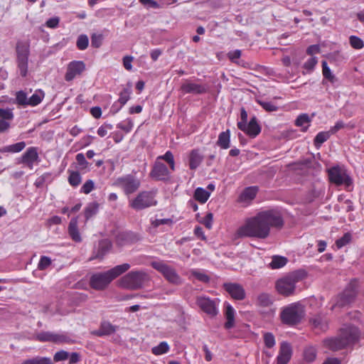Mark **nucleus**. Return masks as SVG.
<instances>
[{
    "mask_svg": "<svg viewBox=\"0 0 364 364\" xmlns=\"http://www.w3.org/2000/svg\"><path fill=\"white\" fill-rule=\"evenodd\" d=\"M156 203L157 201L155 199L154 192L142 191L129 202V205L133 209L139 210L156 205Z\"/></svg>",
    "mask_w": 364,
    "mask_h": 364,
    "instance_id": "nucleus-10",
    "label": "nucleus"
},
{
    "mask_svg": "<svg viewBox=\"0 0 364 364\" xmlns=\"http://www.w3.org/2000/svg\"><path fill=\"white\" fill-rule=\"evenodd\" d=\"M151 266L161 273L165 279L171 284L180 285L183 279L178 274L174 267L170 266L166 262L161 259L151 261Z\"/></svg>",
    "mask_w": 364,
    "mask_h": 364,
    "instance_id": "nucleus-6",
    "label": "nucleus"
},
{
    "mask_svg": "<svg viewBox=\"0 0 364 364\" xmlns=\"http://www.w3.org/2000/svg\"><path fill=\"white\" fill-rule=\"evenodd\" d=\"M113 129V126L110 124H104L102 126H100L97 129V134L101 136L104 137L107 134L108 130H111Z\"/></svg>",
    "mask_w": 364,
    "mask_h": 364,
    "instance_id": "nucleus-59",
    "label": "nucleus"
},
{
    "mask_svg": "<svg viewBox=\"0 0 364 364\" xmlns=\"http://www.w3.org/2000/svg\"><path fill=\"white\" fill-rule=\"evenodd\" d=\"M351 240V235L350 233H346L340 239L337 240L336 242V245L338 248H341L346 245H348Z\"/></svg>",
    "mask_w": 364,
    "mask_h": 364,
    "instance_id": "nucleus-52",
    "label": "nucleus"
},
{
    "mask_svg": "<svg viewBox=\"0 0 364 364\" xmlns=\"http://www.w3.org/2000/svg\"><path fill=\"white\" fill-rule=\"evenodd\" d=\"M161 159L165 160L170 166L172 171L175 170V162L173 154L170 151H167L165 154L158 157L157 161Z\"/></svg>",
    "mask_w": 364,
    "mask_h": 364,
    "instance_id": "nucleus-46",
    "label": "nucleus"
},
{
    "mask_svg": "<svg viewBox=\"0 0 364 364\" xmlns=\"http://www.w3.org/2000/svg\"><path fill=\"white\" fill-rule=\"evenodd\" d=\"M69 358V353L65 350L56 352L54 355L53 360L55 362L65 360Z\"/></svg>",
    "mask_w": 364,
    "mask_h": 364,
    "instance_id": "nucleus-60",
    "label": "nucleus"
},
{
    "mask_svg": "<svg viewBox=\"0 0 364 364\" xmlns=\"http://www.w3.org/2000/svg\"><path fill=\"white\" fill-rule=\"evenodd\" d=\"M59 21L58 17L50 18L46 21V25L48 28H55L58 26Z\"/></svg>",
    "mask_w": 364,
    "mask_h": 364,
    "instance_id": "nucleus-64",
    "label": "nucleus"
},
{
    "mask_svg": "<svg viewBox=\"0 0 364 364\" xmlns=\"http://www.w3.org/2000/svg\"><path fill=\"white\" fill-rule=\"evenodd\" d=\"M257 193L256 186H251L245 188L239 197V201L243 203H249L252 200Z\"/></svg>",
    "mask_w": 364,
    "mask_h": 364,
    "instance_id": "nucleus-25",
    "label": "nucleus"
},
{
    "mask_svg": "<svg viewBox=\"0 0 364 364\" xmlns=\"http://www.w3.org/2000/svg\"><path fill=\"white\" fill-rule=\"evenodd\" d=\"M53 181V175L50 173H44L41 176L36 178L34 185L37 188H41L44 185L51 183Z\"/></svg>",
    "mask_w": 364,
    "mask_h": 364,
    "instance_id": "nucleus-36",
    "label": "nucleus"
},
{
    "mask_svg": "<svg viewBox=\"0 0 364 364\" xmlns=\"http://www.w3.org/2000/svg\"><path fill=\"white\" fill-rule=\"evenodd\" d=\"M39 160L38 149L34 146L29 147L26 149L21 156V162L26 164L29 168L32 169L36 162Z\"/></svg>",
    "mask_w": 364,
    "mask_h": 364,
    "instance_id": "nucleus-17",
    "label": "nucleus"
},
{
    "mask_svg": "<svg viewBox=\"0 0 364 364\" xmlns=\"http://www.w3.org/2000/svg\"><path fill=\"white\" fill-rule=\"evenodd\" d=\"M273 298L267 293H261L257 296V304L261 306L267 307L272 304Z\"/></svg>",
    "mask_w": 364,
    "mask_h": 364,
    "instance_id": "nucleus-33",
    "label": "nucleus"
},
{
    "mask_svg": "<svg viewBox=\"0 0 364 364\" xmlns=\"http://www.w3.org/2000/svg\"><path fill=\"white\" fill-rule=\"evenodd\" d=\"M45 94L43 91L41 90H37L35 91V92L28 97V105L29 106H36L39 105L43 99L44 98Z\"/></svg>",
    "mask_w": 364,
    "mask_h": 364,
    "instance_id": "nucleus-35",
    "label": "nucleus"
},
{
    "mask_svg": "<svg viewBox=\"0 0 364 364\" xmlns=\"http://www.w3.org/2000/svg\"><path fill=\"white\" fill-rule=\"evenodd\" d=\"M21 364H54L52 360L48 357L36 356L24 360Z\"/></svg>",
    "mask_w": 364,
    "mask_h": 364,
    "instance_id": "nucleus-34",
    "label": "nucleus"
},
{
    "mask_svg": "<svg viewBox=\"0 0 364 364\" xmlns=\"http://www.w3.org/2000/svg\"><path fill=\"white\" fill-rule=\"evenodd\" d=\"M322 73L324 78L329 80L331 83H334L336 82V77L331 73L330 68L328 66V64L325 60L322 61Z\"/></svg>",
    "mask_w": 364,
    "mask_h": 364,
    "instance_id": "nucleus-44",
    "label": "nucleus"
},
{
    "mask_svg": "<svg viewBox=\"0 0 364 364\" xmlns=\"http://www.w3.org/2000/svg\"><path fill=\"white\" fill-rule=\"evenodd\" d=\"M114 185L122 188L126 195H129L138 190L140 181L132 175H127L117 178Z\"/></svg>",
    "mask_w": 364,
    "mask_h": 364,
    "instance_id": "nucleus-13",
    "label": "nucleus"
},
{
    "mask_svg": "<svg viewBox=\"0 0 364 364\" xmlns=\"http://www.w3.org/2000/svg\"><path fill=\"white\" fill-rule=\"evenodd\" d=\"M300 279L299 273L294 272L277 280L276 289L282 295L289 296L295 290V284Z\"/></svg>",
    "mask_w": 364,
    "mask_h": 364,
    "instance_id": "nucleus-9",
    "label": "nucleus"
},
{
    "mask_svg": "<svg viewBox=\"0 0 364 364\" xmlns=\"http://www.w3.org/2000/svg\"><path fill=\"white\" fill-rule=\"evenodd\" d=\"M316 358V350L312 347L309 346L304 349V359L309 363L313 362Z\"/></svg>",
    "mask_w": 364,
    "mask_h": 364,
    "instance_id": "nucleus-45",
    "label": "nucleus"
},
{
    "mask_svg": "<svg viewBox=\"0 0 364 364\" xmlns=\"http://www.w3.org/2000/svg\"><path fill=\"white\" fill-rule=\"evenodd\" d=\"M311 323L313 327L318 331H326L328 329V321L321 315H316L312 318Z\"/></svg>",
    "mask_w": 364,
    "mask_h": 364,
    "instance_id": "nucleus-27",
    "label": "nucleus"
},
{
    "mask_svg": "<svg viewBox=\"0 0 364 364\" xmlns=\"http://www.w3.org/2000/svg\"><path fill=\"white\" fill-rule=\"evenodd\" d=\"M68 234L72 240L76 242H80L82 237L77 228V218H73L68 225Z\"/></svg>",
    "mask_w": 364,
    "mask_h": 364,
    "instance_id": "nucleus-23",
    "label": "nucleus"
},
{
    "mask_svg": "<svg viewBox=\"0 0 364 364\" xmlns=\"http://www.w3.org/2000/svg\"><path fill=\"white\" fill-rule=\"evenodd\" d=\"M241 54V50L239 49H236L235 50L230 51L228 53V57L232 62L236 63V60L240 58Z\"/></svg>",
    "mask_w": 364,
    "mask_h": 364,
    "instance_id": "nucleus-61",
    "label": "nucleus"
},
{
    "mask_svg": "<svg viewBox=\"0 0 364 364\" xmlns=\"http://www.w3.org/2000/svg\"><path fill=\"white\" fill-rule=\"evenodd\" d=\"M148 280L149 276L144 271H131L120 279L119 285L127 289L136 290L142 288Z\"/></svg>",
    "mask_w": 364,
    "mask_h": 364,
    "instance_id": "nucleus-5",
    "label": "nucleus"
},
{
    "mask_svg": "<svg viewBox=\"0 0 364 364\" xmlns=\"http://www.w3.org/2000/svg\"><path fill=\"white\" fill-rule=\"evenodd\" d=\"M69 173L68 182L70 186L77 187L82 181V177L79 171L68 170Z\"/></svg>",
    "mask_w": 364,
    "mask_h": 364,
    "instance_id": "nucleus-38",
    "label": "nucleus"
},
{
    "mask_svg": "<svg viewBox=\"0 0 364 364\" xmlns=\"http://www.w3.org/2000/svg\"><path fill=\"white\" fill-rule=\"evenodd\" d=\"M283 220L280 214L274 210L262 211L255 216L247 218L237 230L241 237L267 238L271 227L281 228Z\"/></svg>",
    "mask_w": 364,
    "mask_h": 364,
    "instance_id": "nucleus-1",
    "label": "nucleus"
},
{
    "mask_svg": "<svg viewBox=\"0 0 364 364\" xmlns=\"http://www.w3.org/2000/svg\"><path fill=\"white\" fill-rule=\"evenodd\" d=\"M130 90L129 89H124L119 94L118 102L122 105H125L130 98Z\"/></svg>",
    "mask_w": 364,
    "mask_h": 364,
    "instance_id": "nucleus-56",
    "label": "nucleus"
},
{
    "mask_svg": "<svg viewBox=\"0 0 364 364\" xmlns=\"http://www.w3.org/2000/svg\"><path fill=\"white\" fill-rule=\"evenodd\" d=\"M170 350L169 345L166 341H162L151 349V352L155 355H160L168 353Z\"/></svg>",
    "mask_w": 364,
    "mask_h": 364,
    "instance_id": "nucleus-39",
    "label": "nucleus"
},
{
    "mask_svg": "<svg viewBox=\"0 0 364 364\" xmlns=\"http://www.w3.org/2000/svg\"><path fill=\"white\" fill-rule=\"evenodd\" d=\"M317 63L318 58L315 56H311L304 63L303 68L305 70L303 72V73L309 74L312 73Z\"/></svg>",
    "mask_w": 364,
    "mask_h": 364,
    "instance_id": "nucleus-40",
    "label": "nucleus"
},
{
    "mask_svg": "<svg viewBox=\"0 0 364 364\" xmlns=\"http://www.w3.org/2000/svg\"><path fill=\"white\" fill-rule=\"evenodd\" d=\"M225 291L236 300H242L245 297L244 288L237 283H225L223 284Z\"/></svg>",
    "mask_w": 364,
    "mask_h": 364,
    "instance_id": "nucleus-18",
    "label": "nucleus"
},
{
    "mask_svg": "<svg viewBox=\"0 0 364 364\" xmlns=\"http://www.w3.org/2000/svg\"><path fill=\"white\" fill-rule=\"evenodd\" d=\"M203 156L198 149H193L189 155V167L194 170L197 168L203 161Z\"/></svg>",
    "mask_w": 364,
    "mask_h": 364,
    "instance_id": "nucleus-26",
    "label": "nucleus"
},
{
    "mask_svg": "<svg viewBox=\"0 0 364 364\" xmlns=\"http://www.w3.org/2000/svg\"><path fill=\"white\" fill-rule=\"evenodd\" d=\"M51 264V259L46 256H42L38 264V269L39 270H44Z\"/></svg>",
    "mask_w": 364,
    "mask_h": 364,
    "instance_id": "nucleus-53",
    "label": "nucleus"
},
{
    "mask_svg": "<svg viewBox=\"0 0 364 364\" xmlns=\"http://www.w3.org/2000/svg\"><path fill=\"white\" fill-rule=\"evenodd\" d=\"M304 307L299 303H292L284 306L280 313V318L283 323L292 326L299 323L304 317Z\"/></svg>",
    "mask_w": 364,
    "mask_h": 364,
    "instance_id": "nucleus-4",
    "label": "nucleus"
},
{
    "mask_svg": "<svg viewBox=\"0 0 364 364\" xmlns=\"http://www.w3.org/2000/svg\"><path fill=\"white\" fill-rule=\"evenodd\" d=\"M152 178L161 181L166 179L169 176V171L166 166L160 161H156L150 173Z\"/></svg>",
    "mask_w": 364,
    "mask_h": 364,
    "instance_id": "nucleus-20",
    "label": "nucleus"
},
{
    "mask_svg": "<svg viewBox=\"0 0 364 364\" xmlns=\"http://www.w3.org/2000/svg\"><path fill=\"white\" fill-rule=\"evenodd\" d=\"M117 328V326L112 325L110 322L105 321L101 322L98 330L93 331L91 333L97 336H109L114 333Z\"/></svg>",
    "mask_w": 364,
    "mask_h": 364,
    "instance_id": "nucleus-22",
    "label": "nucleus"
},
{
    "mask_svg": "<svg viewBox=\"0 0 364 364\" xmlns=\"http://www.w3.org/2000/svg\"><path fill=\"white\" fill-rule=\"evenodd\" d=\"M112 247L109 240H103L99 242L97 250L95 255L90 258V260L100 258L102 259L110 250Z\"/></svg>",
    "mask_w": 364,
    "mask_h": 364,
    "instance_id": "nucleus-24",
    "label": "nucleus"
},
{
    "mask_svg": "<svg viewBox=\"0 0 364 364\" xmlns=\"http://www.w3.org/2000/svg\"><path fill=\"white\" fill-rule=\"evenodd\" d=\"M16 100L20 105L28 106V97H27L26 93L22 90L16 92Z\"/></svg>",
    "mask_w": 364,
    "mask_h": 364,
    "instance_id": "nucleus-48",
    "label": "nucleus"
},
{
    "mask_svg": "<svg viewBox=\"0 0 364 364\" xmlns=\"http://www.w3.org/2000/svg\"><path fill=\"white\" fill-rule=\"evenodd\" d=\"M349 41L350 46L355 49H361L364 46L363 40L358 36H350Z\"/></svg>",
    "mask_w": 364,
    "mask_h": 364,
    "instance_id": "nucleus-49",
    "label": "nucleus"
},
{
    "mask_svg": "<svg viewBox=\"0 0 364 364\" xmlns=\"http://www.w3.org/2000/svg\"><path fill=\"white\" fill-rule=\"evenodd\" d=\"M36 339L41 342H53L55 343H61L65 342L66 337L63 335H60L49 331H42L36 335Z\"/></svg>",
    "mask_w": 364,
    "mask_h": 364,
    "instance_id": "nucleus-19",
    "label": "nucleus"
},
{
    "mask_svg": "<svg viewBox=\"0 0 364 364\" xmlns=\"http://www.w3.org/2000/svg\"><path fill=\"white\" fill-rule=\"evenodd\" d=\"M139 1L144 6L148 8L159 9V4L154 0H139Z\"/></svg>",
    "mask_w": 364,
    "mask_h": 364,
    "instance_id": "nucleus-63",
    "label": "nucleus"
},
{
    "mask_svg": "<svg viewBox=\"0 0 364 364\" xmlns=\"http://www.w3.org/2000/svg\"><path fill=\"white\" fill-rule=\"evenodd\" d=\"M0 119L4 120L11 121L14 119V114L10 109H1L0 108Z\"/></svg>",
    "mask_w": 364,
    "mask_h": 364,
    "instance_id": "nucleus-55",
    "label": "nucleus"
},
{
    "mask_svg": "<svg viewBox=\"0 0 364 364\" xmlns=\"http://www.w3.org/2000/svg\"><path fill=\"white\" fill-rule=\"evenodd\" d=\"M77 164V168L82 171L87 172L90 171V163L86 160L85 155L82 153H79L75 156Z\"/></svg>",
    "mask_w": 364,
    "mask_h": 364,
    "instance_id": "nucleus-32",
    "label": "nucleus"
},
{
    "mask_svg": "<svg viewBox=\"0 0 364 364\" xmlns=\"http://www.w3.org/2000/svg\"><path fill=\"white\" fill-rule=\"evenodd\" d=\"M102 35L93 33L91 36V45L94 48H100L102 43Z\"/></svg>",
    "mask_w": 364,
    "mask_h": 364,
    "instance_id": "nucleus-54",
    "label": "nucleus"
},
{
    "mask_svg": "<svg viewBox=\"0 0 364 364\" xmlns=\"http://www.w3.org/2000/svg\"><path fill=\"white\" fill-rule=\"evenodd\" d=\"M292 355V349L289 343L283 342L281 343L279 355L277 358V364H287Z\"/></svg>",
    "mask_w": 364,
    "mask_h": 364,
    "instance_id": "nucleus-21",
    "label": "nucleus"
},
{
    "mask_svg": "<svg viewBox=\"0 0 364 364\" xmlns=\"http://www.w3.org/2000/svg\"><path fill=\"white\" fill-rule=\"evenodd\" d=\"M95 188V183L92 180L89 179L82 186L80 192L85 194H89Z\"/></svg>",
    "mask_w": 364,
    "mask_h": 364,
    "instance_id": "nucleus-51",
    "label": "nucleus"
},
{
    "mask_svg": "<svg viewBox=\"0 0 364 364\" xmlns=\"http://www.w3.org/2000/svg\"><path fill=\"white\" fill-rule=\"evenodd\" d=\"M310 119L307 114H300L296 119L295 124L297 127H302L303 131H306L309 126Z\"/></svg>",
    "mask_w": 364,
    "mask_h": 364,
    "instance_id": "nucleus-42",
    "label": "nucleus"
},
{
    "mask_svg": "<svg viewBox=\"0 0 364 364\" xmlns=\"http://www.w3.org/2000/svg\"><path fill=\"white\" fill-rule=\"evenodd\" d=\"M225 318L226 322L225 323V328L227 329H230L232 328L235 325V311L233 307L230 304H228L226 306L225 310Z\"/></svg>",
    "mask_w": 364,
    "mask_h": 364,
    "instance_id": "nucleus-29",
    "label": "nucleus"
},
{
    "mask_svg": "<svg viewBox=\"0 0 364 364\" xmlns=\"http://www.w3.org/2000/svg\"><path fill=\"white\" fill-rule=\"evenodd\" d=\"M26 147L24 141H20L14 144L3 146L0 149L1 153H18Z\"/></svg>",
    "mask_w": 364,
    "mask_h": 364,
    "instance_id": "nucleus-30",
    "label": "nucleus"
},
{
    "mask_svg": "<svg viewBox=\"0 0 364 364\" xmlns=\"http://www.w3.org/2000/svg\"><path fill=\"white\" fill-rule=\"evenodd\" d=\"M16 65L19 74L25 77L28 71V57L30 54V44L28 41H18L16 46Z\"/></svg>",
    "mask_w": 364,
    "mask_h": 364,
    "instance_id": "nucleus-7",
    "label": "nucleus"
},
{
    "mask_svg": "<svg viewBox=\"0 0 364 364\" xmlns=\"http://www.w3.org/2000/svg\"><path fill=\"white\" fill-rule=\"evenodd\" d=\"M258 102L267 112H274L278 109V107L272 102L259 101Z\"/></svg>",
    "mask_w": 364,
    "mask_h": 364,
    "instance_id": "nucleus-58",
    "label": "nucleus"
},
{
    "mask_svg": "<svg viewBox=\"0 0 364 364\" xmlns=\"http://www.w3.org/2000/svg\"><path fill=\"white\" fill-rule=\"evenodd\" d=\"M217 144L223 149H228L230 146V132L229 129L220 133Z\"/></svg>",
    "mask_w": 364,
    "mask_h": 364,
    "instance_id": "nucleus-28",
    "label": "nucleus"
},
{
    "mask_svg": "<svg viewBox=\"0 0 364 364\" xmlns=\"http://www.w3.org/2000/svg\"><path fill=\"white\" fill-rule=\"evenodd\" d=\"M130 264L124 263L103 272H96L90 278V286L97 291L104 290L117 277L126 272L130 268Z\"/></svg>",
    "mask_w": 364,
    "mask_h": 364,
    "instance_id": "nucleus-3",
    "label": "nucleus"
},
{
    "mask_svg": "<svg viewBox=\"0 0 364 364\" xmlns=\"http://www.w3.org/2000/svg\"><path fill=\"white\" fill-rule=\"evenodd\" d=\"M358 329L352 325H344L338 337L327 338L323 341L324 346L332 350H338L350 346L359 339Z\"/></svg>",
    "mask_w": 364,
    "mask_h": 364,
    "instance_id": "nucleus-2",
    "label": "nucleus"
},
{
    "mask_svg": "<svg viewBox=\"0 0 364 364\" xmlns=\"http://www.w3.org/2000/svg\"><path fill=\"white\" fill-rule=\"evenodd\" d=\"M133 126L134 124L132 119H127L126 121L119 123L117 127L128 133L132 129Z\"/></svg>",
    "mask_w": 364,
    "mask_h": 364,
    "instance_id": "nucleus-50",
    "label": "nucleus"
},
{
    "mask_svg": "<svg viewBox=\"0 0 364 364\" xmlns=\"http://www.w3.org/2000/svg\"><path fill=\"white\" fill-rule=\"evenodd\" d=\"M357 282L353 281L346 287L345 290L340 294L336 298L334 304L332 306L331 309L336 306L343 307L351 303L356 296Z\"/></svg>",
    "mask_w": 364,
    "mask_h": 364,
    "instance_id": "nucleus-11",
    "label": "nucleus"
},
{
    "mask_svg": "<svg viewBox=\"0 0 364 364\" xmlns=\"http://www.w3.org/2000/svg\"><path fill=\"white\" fill-rule=\"evenodd\" d=\"M264 344L267 348H272L275 345V338L272 333H266L264 335Z\"/></svg>",
    "mask_w": 364,
    "mask_h": 364,
    "instance_id": "nucleus-57",
    "label": "nucleus"
},
{
    "mask_svg": "<svg viewBox=\"0 0 364 364\" xmlns=\"http://www.w3.org/2000/svg\"><path fill=\"white\" fill-rule=\"evenodd\" d=\"M327 172L330 182L336 186L343 185L348 188L353 183L351 177L343 166H332L327 170Z\"/></svg>",
    "mask_w": 364,
    "mask_h": 364,
    "instance_id": "nucleus-8",
    "label": "nucleus"
},
{
    "mask_svg": "<svg viewBox=\"0 0 364 364\" xmlns=\"http://www.w3.org/2000/svg\"><path fill=\"white\" fill-rule=\"evenodd\" d=\"M210 192L200 187L194 192V198L200 203H205L209 198Z\"/></svg>",
    "mask_w": 364,
    "mask_h": 364,
    "instance_id": "nucleus-31",
    "label": "nucleus"
},
{
    "mask_svg": "<svg viewBox=\"0 0 364 364\" xmlns=\"http://www.w3.org/2000/svg\"><path fill=\"white\" fill-rule=\"evenodd\" d=\"M88 44L89 39L86 35L82 34L78 36L76 42V46L79 50H85L87 48Z\"/></svg>",
    "mask_w": 364,
    "mask_h": 364,
    "instance_id": "nucleus-47",
    "label": "nucleus"
},
{
    "mask_svg": "<svg viewBox=\"0 0 364 364\" xmlns=\"http://www.w3.org/2000/svg\"><path fill=\"white\" fill-rule=\"evenodd\" d=\"M331 134L330 133L329 131L318 132L316 134L314 141L316 147L318 149L323 143H324L329 139Z\"/></svg>",
    "mask_w": 364,
    "mask_h": 364,
    "instance_id": "nucleus-43",
    "label": "nucleus"
},
{
    "mask_svg": "<svg viewBox=\"0 0 364 364\" xmlns=\"http://www.w3.org/2000/svg\"><path fill=\"white\" fill-rule=\"evenodd\" d=\"M196 303L201 311L210 317H215L218 314V299H211L205 296H198Z\"/></svg>",
    "mask_w": 364,
    "mask_h": 364,
    "instance_id": "nucleus-12",
    "label": "nucleus"
},
{
    "mask_svg": "<svg viewBox=\"0 0 364 364\" xmlns=\"http://www.w3.org/2000/svg\"><path fill=\"white\" fill-rule=\"evenodd\" d=\"M287 259L282 256H274L272 262L269 263V266L272 269H279L286 265Z\"/></svg>",
    "mask_w": 364,
    "mask_h": 364,
    "instance_id": "nucleus-41",
    "label": "nucleus"
},
{
    "mask_svg": "<svg viewBox=\"0 0 364 364\" xmlns=\"http://www.w3.org/2000/svg\"><path fill=\"white\" fill-rule=\"evenodd\" d=\"M237 127L252 138L256 137L261 132L256 117H252L248 124L237 123Z\"/></svg>",
    "mask_w": 364,
    "mask_h": 364,
    "instance_id": "nucleus-16",
    "label": "nucleus"
},
{
    "mask_svg": "<svg viewBox=\"0 0 364 364\" xmlns=\"http://www.w3.org/2000/svg\"><path fill=\"white\" fill-rule=\"evenodd\" d=\"M133 59H134V58L130 55H126L123 58V65L127 70H129V71L132 70V62L133 61Z\"/></svg>",
    "mask_w": 364,
    "mask_h": 364,
    "instance_id": "nucleus-62",
    "label": "nucleus"
},
{
    "mask_svg": "<svg viewBox=\"0 0 364 364\" xmlns=\"http://www.w3.org/2000/svg\"><path fill=\"white\" fill-rule=\"evenodd\" d=\"M207 84L198 83L191 80H186L181 86V90L184 94L201 95L208 91Z\"/></svg>",
    "mask_w": 364,
    "mask_h": 364,
    "instance_id": "nucleus-14",
    "label": "nucleus"
},
{
    "mask_svg": "<svg viewBox=\"0 0 364 364\" xmlns=\"http://www.w3.org/2000/svg\"><path fill=\"white\" fill-rule=\"evenodd\" d=\"M98 209H99L98 203H97L95 202L89 203L85 207V210H84V214H85L86 220H88L92 217L95 215L98 212Z\"/></svg>",
    "mask_w": 364,
    "mask_h": 364,
    "instance_id": "nucleus-37",
    "label": "nucleus"
},
{
    "mask_svg": "<svg viewBox=\"0 0 364 364\" xmlns=\"http://www.w3.org/2000/svg\"><path fill=\"white\" fill-rule=\"evenodd\" d=\"M85 63L82 60H73L70 62L65 74V81L70 82L75 77L80 76L85 70Z\"/></svg>",
    "mask_w": 364,
    "mask_h": 364,
    "instance_id": "nucleus-15",
    "label": "nucleus"
}]
</instances>
